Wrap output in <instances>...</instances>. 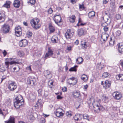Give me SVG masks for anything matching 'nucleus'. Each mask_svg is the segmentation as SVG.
<instances>
[{
  "label": "nucleus",
  "mask_w": 123,
  "mask_h": 123,
  "mask_svg": "<svg viewBox=\"0 0 123 123\" xmlns=\"http://www.w3.org/2000/svg\"><path fill=\"white\" fill-rule=\"evenodd\" d=\"M111 82L110 81L107 80H106L104 86L105 89L108 88L110 86Z\"/></svg>",
  "instance_id": "4be33fe9"
},
{
  "label": "nucleus",
  "mask_w": 123,
  "mask_h": 123,
  "mask_svg": "<svg viewBox=\"0 0 123 123\" xmlns=\"http://www.w3.org/2000/svg\"><path fill=\"white\" fill-rule=\"evenodd\" d=\"M76 18V17L74 15H72L68 18L70 22L72 23H74L75 22Z\"/></svg>",
  "instance_id": "6ab92c4d"
},
{
  "label": "nucleus",
  "mask_w": 123,
  "mask_h": 123,
  "mask_svg": "<svg viewBox=\"0 0 123 123\" xmlns=\"http://www.w3.org/2000/svg\"><path fill=\"white\" fill-rule=\"evenodd\" d=\"M58 39V38L56 36H53L51 39V40L52 42L54 43H56V41Z\"/></svg>",
  "instance_id": "cd10ccee"
},
{
  "label": "nucleus",
  "mask_w": 123,
  "mask_h": 123,
  "mask_svg": "<svg viewBox=\"0 0 123 123\" xmlns=\"http://www.w3.org/2000/svg\"><path fill=\"white\" fill-rule=\"evenodd\" d=\"M62 90L63 92H66L67 91V88L66 87H64L62 88Z\"/></svg>",
  "instance_id": "052dcab7"
},
{
  "label": "nucleus",
  "mask_w": 123,
  "mask_h": 123,
  "mask_svg": "<svg viewBox=\"0 0 123 123\" xmlns=\"http://www.w3.org/2000/svg\"><path fill=\"white\" fill-rule=\"evenodd\" d=\"M109 74L107 72H104L103 74L102 77L104 78L107 77L109 76Z\"/></svg>",
  "instance_id": "a18cd8bd"
},
{
  "label": "nucleus",
  "mask_w": 123,
  "mask_h": 123,
  "mask_svg": "<svg viewBox=\"0 0 123 123\" xmlns=\"http://www.w3.org/2000/svg\"><path fill=\"white\" fill-rule=\"evenodd\" d=\"M97 67H98L99 69H101L105 66L104 64L101 63L100 62L99 63H98L97 64Z\"/></svg>",
  "instance_id": "c756f323"
},
{
  "label": "nucleus",
  "mask_w": 123,
  "mask_h": 123,
  "mask_svg": "<svg viewBox=\"0 0 123 123\" xmlns=\"http://www.w3.org/2000/svg\"><path fill=\"white\" fill-rule=\"evenodd\" d=\"M80 95L79 91H76L74 92L73 96L75 98H78L79 97Z\"/></svg>",
  "instance_id": "bb28decb"
},
{
  "label": "nucleus",
  "mask_w": 123,
  "mask_h": 123,
  "mask_svg": "<svg viewBox=\"0 0 123 123\" xmlns=\"http://www.w3.org/2000/svg\"><path fill=\"white\" fill-rule=\"evenodd\" d=\"M22 97L18 95L14 100V105L16 108H18L20 106L23 104V100Z\"/></svg>",
  "instance_id": "f257e3e1"
},
{
  "label": "nucleus",
  "mask_w": 123,
  "mask_h": 123,
  "mask_svg": "<svg viewBox=\"0 0 123 123\" xmlns=\"http://www.w3.org/2000/svg\"><path fill=\"white\" fill-rule=\"evenodd\" d=\"M21 3L19 0H14L13 2V5L14 7L19 8L20 6Z\"/></svg>",
  "instance_id": "f8f14e48"
},
{
  "label": "nucleus",
  "mask_w": 123,
  "mask_h": 123,
  "mask_svg": "<svg viewBox=\"0 0 123 123\" xmlns=\"http://www.w3.org/2000/svg\"><path fill=\"white\" fill-rule=\"evenodd\" d=\"M118 49L120 53H121L123 52V47H118Z\"/></svg>",
  "instance_id": "c03bdc74"
},
{
  "label": "nucleus",
  "mask_w": 123,
  "mask_h": 123,
  "mask_svg": "<svg viewBox=\"0 0 123 123\" xmlns=\"http://www.w3.org/2000/svg\"><path fill=\"white\" fill-rule=\"evenodd\" d=\"M15 34L17 37L20 36L22 34L21 28L20 26H16L15 28Z\"/></svg>",
  "instance_id": "0eeeda50"
},
{
  "label": "nucleus",
  "mask_w": 123,
  "mask_h": 123,
  "mask_svg": "<svg viewBox=\"0 0 123 123\" xmlns=\"http://www.w3.org/2000/svg\"><path fill=\"white\" fill-rule=\"evenodd\" d=\"M17 86L14 82L11 83L9 84L8 89L11 91H13L16 88Z\"/></svg>",
  "instance_id": "9b49d317"
},
{
  "label": "nucleus",
  "mask_w": 123,
  "mask_h": 123,
  "mask_svg": "<svg viewBox=\"0 0 123 123\" xmlns=\"http://www.w3.org/2000/svg\"><path fill=\"white\" fill-rule=\"evenodd\" d=\"M5 70V67L3 66H0V72H3Z\"/></svg>",
  "instance_id": "37998d69"
},
{
  "label": "nucleus",
  "mask_w": 123,
  "mask_h": 123,
  "mask_svg": "<svg viewBox=\"0 0 123 123\" xmlns=\"http://www.w3.org/2000/svg\"><path fill=\"white\" fill-rule=\"evenodd\" d=\"M32 32L30 31H28L27 32L26 35L27 37L28 38L31 37L32 36Z\"/></svg>",
  "instance_id": "72a5a7b5"
},
{
  "label": "nucleus",
  "mask_w": 123,
  "mask_h": 123,
  "mask_svg": "<svg viewBox=\"0 0 123 123\" xmlns=\"http://www.w3.org/2000/svg\"><path fill=\"white\" fill-rule=\"evenodd\" d=\"M12 3L11 1H6L5 4L3 5L2 7L7 9L10 8V5Z\"/></svg>",
  "instance_id": "f3484780"
},
{
  "label": "nucleus",
  "mask_w": 123,
  "mask_h": 123,
  "mask_svg": "<svg viewBox=\"0 0 123 123\" xmlns=\"http://www.w3.org/2000/svg\"><path fill=\"white\" fill-rule=\"evenodd\" d=\"M34 106L36 108H37L38 107H40V108L42 107V102L41 99H38V101L37 102L36 104Z\"/></svg>",
  "instance_id": "a211bd4d"
},
{
  "label": "nucleus",
  "mask_w": 123,
  "mask_h": 123,
  "mask_svg": "<svg viewBox=\"0 0 123 123\" xmlns=\"http://www.w3.org/2000/svg\"><path fill=\"white\" fill-rule=\"evenodd\" d=\"M102 99L103 100L105 101L108 99V97L105 95H103L102 97Z\"/></svg>",
  "instance_id": "603ef678"
},
{
  "label": "nucleus",
  "mask_w": 123,
  "mask_h": 123,
  "mask_svg": "<svg viewBox=\"0 0 123 123\" xmlns=\"http://www.w3.org/2000/svg\"><path fill=\"white\" fill-rule=\"evenodd\" d=\"M45 120L43 118H41L40 119V123H45Z\"/></svg>",
  "instance_id": "13d9d810"
},
{
  "label": "nucleus",
  "mask_w": 123,
  "mask_h": 123,
  "mask_svg": "<svg viewBox=\"0 0 123 123\" xmlns=\"http://www.w3.org/2000/svg\"><path fill=\"white\" fill-rule=\"evenodd\" d=\"M18 55L20 57H23L24 55V53L22 51H19L18 52Z\"/></svg>",
  "instance_id": "4c0bfd02"
},
{
  "label": "nucleus",
  "mask_w": 123,
  "mask_h": 123,
  "mask_svg": "<svg viewBox=\"0 0 123 123\" xmlns=\"http://www.w3.org/2000/svg\"><path fill=\"white\" fill-rule=\"evenodd\" d=\"M7 52L5 50H4L3 52L4 56L5 57L6 55L7 54Z\"/></svg>",
  "instance_id": "69168bd1"
},
{
  "label": "nucleus",
  "mask_w": 123,
  "mask_h": 123,
  "mask_svg": "<svg viewBox=\"0 0 123 123\" xmlns=\"http://www.w3.org/2000/svg\"><path fill=\"white\" fill-rule=\"evenodd\" d=\"M74 33V32H71L70 29H68L65 33V37L66 38H70Z\"/></svg>",
  "instance_id": "1a4fd4ad"
},
{
  "label": "nucleus",
  "mask_w": 123,
  "mask_h": 123,
  "mask_svg": "<svg viewBox=\"0 0 123 123\" xmlns=\"http://www.w3.org/2000/svg\"><path fill=\"white\" fill-rule=\"evenodd\" d=\"M78 36L80 37L84 35L85 34L84 30L82 28L79 29L78 31Z\"/></svg>",
  "instance_id": "5701e85b"
},
{
  "label": "nucleus",
  "mask_w": 123,
  "mask_h": 123,
  "mask_svg": "<svg viewBox=\"0 0 123 123\" xmlns=\"http://www.w3.org/2000/svg\"><path fill=\"white\" fill-rule=\"evenodd\" d=\"M49 33L50 34L53 33L55 31V27L51 23H49Z\"/></svg>",
  "instance_id": "ddd939ff"
},
{
  "label": "nucleus",
  "mask_w": 123,
  "mask_h": 123,
  "mask_svg": "<svg viewBox=\"0 0 123 123\" xmlns=\"http://www.w3.org/2000/svg\"><path fill=\"white\" fill-rule=\"evenodd\" d=\"M115 0H110V4L111 5L113 6L115 5Z\"/></svg>",
  "instance_id": "3c124183"
},
{
  "label": "nucleus",
  "mask_w": 123,
  "mask_h": 123,
  "mask_svg": "<svg viewBox=\"0 0 123 123\" xmlns=\"http://www.w3.org/2000/svg\"><path fill=\"white\" fill-rule=\"evenodd\" d=\"M121 16L119 14H117L116 15V18L117 19H119L120 18Z\"/></svg>",
  "instance_id": "4d7b16f0"
},
{
  "label": "nucleus",
  "mask_w": 123,
  "mask_h": 123,
  "mask_svg": "<svg viewBox=\"0 0 123 123\" xmlns=\"http://www.w3.org/2000/svg\"><path fill=\"white\" fill-rule=\"evenodd\" d=\"M95 12L93 11L89 12L88 13V16L89 18H92L95 16Z\"/></svg>",
  "instance_id": "393cba45"
},
{
  "label": "nucleus",
  "mask_w": 123,
  "mask_h": 123,
  "mask_svg": "<svg viewBox=\"0 0 123 123\" xmlns=\"http://www.w3.org/2000/svg\"><path fill=\"white\" fill-rule=\"evenodd\" d=\"M83 60L82 58L81 57H79L78 58L76 59V62L77 64H81L83 62Z\"/></svg>",
  "instance_id": "c85d7f7f"
},
{
  "label": "nucleus",
  "mask_w": 123,
  "mask_h": 123,
  "mask_svg": "<svg viewBox=\"0 0 123 123\" xmlns=\"http://www.w3.org/2000/svg\"><path fill=\"white\" fill-rule=\"evenodd\" d=\"M53 54V51L52 49H50V48H48V51L47 53L45 56V58L46 59L49 56L52 55Z\"/></svg>",
  "instance_id": "dca6fc26"
},
{
  "label": "nucleus",
  "mask_w": 123,
  "mask_h": 123,
  "mask_svg": "<svg viewBox=\"0 0 123 123\" xmlns=\"http://www.w3.org/2000/svg\"><path fill=\"white\" fill-rule=\"evenodd\" d=\"M36 0H28V3H30L31 5H34L36 3Z\"/></svg>",
  "instance_id": "58836bf2"
},
{
  "label": "nucleus",
  "mask_w": 123,
  "mask_h": 123,
  "mask_svg": "<svg viewBox=\"0 0 123 123\" xmlns=\"http://www.w3.org/2000/svg\"><path fill=\"white\" fill-rule=\"evenodd\" d=\"M74 119L76 120H80L82 119V114H76L74 117Z\"/></svg>",
  "instance_id": "aec40b11"
},
{
  "label": "nucleus",
  "mask_w": 123,
  "mask_h": 123,
  "mask_svg": "<svg viewBox=\"0 0 123 123\" xmlns=\"http://www.w3.org/2000/svg\"><path fill=\"white\" fill-rule=\"evenodd\" d=\"M57 99H61L62 98V97L60 95H58L57 96Z\"/></svg>",
  "instance_id": "774afa93"
},
{
  "label": "nucleus",
  "mask_w": 123,
  "mask_h": 123,
  "mask_svg": "<svg viewBox=\"0 0 123 123\" xmlns=\"http://www.w3.org/2000/svg\"><path fill=\"white\" fill-rule=\"evenodd\" d=\"M114 41H112V38H111V40L109 42V44L110 46H112L114 45Z\"/></svg>",
  "instance_id": "de8ad7c7"
},
{
  "label": "nucleus",
  "mask_w": 123,
  "mask_h": 123,
  "mask_svg": "<svg viewBox=\"0 0 123 123\" xmlns=\"http://www.w3.org/2000/svg\"><path fill=\"white\" fill-rule=\"evenodd\" d=\"M81 79L84 81H87L88 80V78L87 76L85 74L82 75L81 76Z\"/></svg>",
  "instance_id": "2f4dec72"
},
{
  "label": "nucleus",
  "mask_w": 123,
  "mask_h": 123,
  "mask_svg": "<svg viewBox=\"0 0 123 123\" xmlns=\"http://www.w3.org/2000/svg\"><path fill=\"white\" fill-rule=\"evenodd\" d=\"M5 123H15L14 118L13 116H11L8 121L5 122Z\"/></svg>",
  "instance_id": "b1692460"
},
{
  "label": "nucleus",
  "mask_w": 123,
  "mask_h": 123,
  "mask_svg": "<svg viewBox=\"0 0 123 123\" xmlns=\"http://www.w3.org/2000/svg\"><path fill=\"white\" fill-rule=\"evenodd\" d=\"M79 43V41L78 40H76L74 42V44L76 45H78Z\"/></svg>",
  "instance_id": "338daca9"
},
{
  "label": "nucleus",
  "mask_w": 123,
  "mask_h": 123,
  "mask_svg": "<svg viewBox=\"0 0 123 123\" xmlns=\"http://www.w3.org/2000/svg\"><path fill=\"white\" fill-rule=\"evenodd\" d=\"M44 75L47 79L50 78L52 76L50 72L48 70L45 71L44 72Z\"/></svg>",
  "instance_id": "2eb2a0df"
},
{
  "label": "nucleus",
  "mask_w": 123,
  "mask_h": 123,
  "mask_svg": "<svg viewBox=\"0 0 123 123\" xmlns=\"http://www.w3.org/2000/svg\"><path fill=\"white\" fill-rule=\"evenodd\" d=\"M11 101L10 99L8 100L5 103V105H10L11 104Z\"/></svg>",
  "instance_id": "6e6d98bb"
},
{
  "label": "nucleus",
  "mask_w": 123,
  "mask_h": 123,
  "mask_svg": "<svg viewBox=\"0 0 123 123\" xmlns=\"http://www.w3.org/2000/svg\"><path fill=\"white\" fill-rule=\"evenodd\" d=\"M17 62H16L12 61L10 62H5V65L6 66H7V68L8 69V68L9 64H15L16 63H17Z\"/></svg>",
  "instance_id": "a878e982"
},
{
  "label": "nucleus",
  "mask_w": 123,
  "mask_h": 123,
  "mask_svg": "<svg viewBox=\"0 0 123 123\" xmlns=\"http://www.w3.org/2000/svg\"><path fill=\"white\" fill-rule=\"evenodd\" d=\"M55 115L58 117L63 116V112H55Z\"/></svg>",
  "instance_id": "e433bc0d"
},
{
  "label": "nucleus",
  "mask_w": 123,
  "mask_h": 123,
  "mask_svg": "<svg viewBox=\"0 0 123 123\" xmlns=\"http://www.w3.org/2000/svg\"><path fill=\"white\" fill-rule=\"evenodd\" d=\"M77 0H70V2L72 4H74L77 2Z\"/></svg>",
  "instance_id": "bf43d9fd"
},
{
  "label": "nucleus",
  "mask_w": 123,
  "mask_h": 123,
  "mask_svg": "<svg viewBox=\"0 0 123 123\" xmlns=\"http://www.w3.org/2000/svg\"><path fill=\"white\" fill-rule=\"evenodd\" d=\"M53 82L51 80L49 81L48 83V85L49 86L51 87L53 85Z\"/></svg>",
  "instance_id": "8fccbe9b"
},
{
  "label": "nucleus",
  "mask_w": 123,
  "mask_h": 123,
  "mask_svg": "<svg viewBox=\"0 0 123 123\" xmlns=\"http://www.w3.org/2000/svg\"><path fill=\"white\" fill-rule=\"evenodd\" d=\"M9 23L10 25H8L6 24H4L2 26L1 28V30L4 33L6 34L8 33L10 29V25L12 26L13 23L12 21H10Z\"/></svg>",
  "instance_id": "7ed1b4c3"
},
{
  "label": "nucleus",
  "mask_w": 123,
  "mask_h": 123,
  "mask_svg": "<svg viewBox=\"0 0 123 123\" xmlns=\"http://www.w3.org/2000/svg\"><path fill=\"white\" fill-rule=\"evenodd\" d=\"M92 105L94 108V111L98 113L100 111L103 110V106L100 105L98 102L95 101L93 103Z\"/></svg>",
  "instance_id": "20e7f679"
},
{
  "label": "nucleus",
  "mask_w": 123,
  "mask_h": 123,
  "mask_svg": "<svg viewBox=\"0 0 123 123\" xmlns=\"http://www.w3.org/2000/svg\"><path fill=\"white\" fill-rule=\"evenodd\" d=\"M40 21V19L37 18H33L30 21L31 26L35 30L38 29L41 26Z\"/></svg>",
  "instance_id": "f03ea898"
},
{
  "label": "nucleus",
  "mask_w": 123,
  "mask_h": 123,
  "mask_svg": "<svg viewBox=\"0 0 123 123\" xmlns=\"http://www.w3.org/2000/svg\"><path fill=\"white\" fill-rule=\"evenodd\" d=\"M79 8L80 10H84L85 8L83 4H79Z\"/></svg>",
  "instance_id": "c9c22d12"
},
{
  "label": "nucleus",
  "mask_w": 123,
  "mask_h": 123,
  "mask_svg": "<svg viewBox=\"0 0 123 123\" xmlns=\"http://www.w3.org/2000/svg\"><path fill=\"white\" fill-rule=\"evenodd\" d=\"M82 116L83 117V119L86 120L88 121H89L90 118L89 116L87 114H85L83 115H82Z\"/></svg>",
  "instance_id": "7c9ffc66"
},
{
  "label": "nucleus",
  "mask_w": 123,
  "mask_h": 123,
  "mask_svg": "<svg viewBox=\"0 0 123 123\" xmlns=\"http://www.w3.org/2000/svg\"><path fill=\"white\" fill-rule=\"evenodd\" d=\"M117 46H123V42L119 43L117 44Z\"/></svg>",
  "instance_id": "e2e57ef3"
},
{
  "label": "nucleus",
  "mask_w": 123,
  "mask_h": 123,
  "mask_svg": "<svg viewBox=\"0 0 123 123\" xmlns=\"http://www.w3.org/2000/svg\"><path fill=\"white\" fill-rule=\"evenodd\" d=\"M77 67V66H75L74 67L71 68L70 69H69V70L70 71H76L77 69L76 68V67Z\"/></svg>",
  "instance_id": "ea45409f"
},
{
  "label": "nucleus",
  "mask_w": 123,
  "mask_h": 123,
  "mask_svg": "<svg viewBox=\"0 0 123 123\" xmlns=\"http://www.w3.org/2000/svg\"><path fill=\"white\" fill-rule=\"evenodd\" d=\"M109 37V35L108 34H104L102 35L101 37L103 40L104 43L107 41Z\"/></svg>",
  "instance_id": "412c9836"
},
{
  "label": "nucleus",
  "mask_w": 123,
  "mask_h": 123,
  "mask_svg": "<svg viewBox=\"0 0 123 123\" xmlns=\"http://www.w3.org/2000/svg\"><path fill=\"white\" fill-rule=\"evenodd\" d=\"M113 96L115 99L119 100L122 97V95L118 92H115L112 94Z\"/></svg>",
  "instance_id": "9d476101"
},
{
  "label": "nucleus",
  "mask_w": 123,
  "mask_h": 123,
  "mask_svg": "<svg viewBox=\"0 0 123 123\" xmlns=\"http://www.w3.org/2000/svg\"><path fill=\"white\" fill-rule=\"evenodd\" d=\"M66 115L68 117H70L72 116L71 112L70 111H67L66 113Z\"/></svg>",
  "instance_id": "09e8293b"
},
{
  "label": "nucleus",
  "mask_w": 123,
  "mask_h": 123,
  "mask_svg": "<svg viewBox=\"0 0 123 123\" xmlns=\"http://www.w3.org/2000/svg\"><path fill=\"white\" fill-rule=\"evenodd\" d=\"M53 11L51 7L47 11V12L48 14H51L52 13Z\"/></svg>",
  "instance_id": "49530a36"
},
{
  "label": "nucleus",
  "mask_w": 123,
  "mask_h": 123,
  "mask_svg": "<svg viewBox=\"0 0 123 123\" xmlns=\"http://www.w3.org/2000/svg\"><path fill=\"white\" fill-rule=\"evenodd\" d=\"M55 112H62V110L61 108H58L56 109Z\"/></svg>",
  "instance_id": "5fc2aeb1"
},
{
  "label": "nucleus",
  "mask_w": 123,
  "mask_h": 123,
  "mask_svg": "<svg viewBox=\"0 0 123 123\" xmlns=\"http://www.w3.org/2000/svg\"><path fill=\"white\" fill-rule=\"evenodd\" d=\"M27 82V83L28 84H29L31 85H33L34 84L35 82V80L34 79H32L31 80H28Z\"/></svg>",
  "instance_id": "473e14b6"
},
{
  "label": "nucleus",
  "mask_w": 123,
  "mask_h": 123,
  "mask_svg": "<svg viewBox=\"0 0 123 123\" xmlns=\"http://www.w3.org/2000/svg\"><path fill=\"white\" fill-rule=\"evenodd\" d=\"M5 12L3 10H1L0 12V23L4 22L6 18Z\"/></svg>",
  "instance_id": "6e6552de"
},
{
  "label": "nucleus",
  "mask_w": 123,
  "mask_h": 123,
  "mask_svg": "<svg viewBox=\"0 0 123 123\" xmlns=\"http://www.w3.org/2000/svg\"><path fill=\"white\" fill-rule=\"evenodd\" d=\"M77 82V80L74 77H73L69 78L68 80V83L69 84L74 85H75Z\"/></svg>",
  "instance_id": "423d86ee"
},
{
  "label": "nucleus",
  "mask_w": 123,
  "mask_h": 123,
  "mask_svg": "<svg viewBox=\"0 0 123 123\" xmlns=\"http://www.w3.org/2000/svg\"><path fill=\"white\" fill-rule=\"evenodd\" d=\"M28 42L25 39L22 40L20 41L19 43V46H26L27 45Z\"/></svg>",
  "instance_id": "4468645a"
},
{
  "label": "nucleus",
  "mask_w": 123,
  "mask_h": 123,
  "mask_svg": "<svg viewBox=\"0 0 123 123\" xmlns=\"http://www.w3.org/2000/svg\"><path fill=\"white\" fill-rule=\"evenodd\" d=\"M87 42L85 40L82 41L81 42V45L82 46H85L87 45Z\"/></svg>",
  "instance_id": "a19ab883"
},
{
  "label": "nucleus",
  "mask_w": 123,
  "mask_h": 123,
  "mask_svg": "<svg viewBox=\"0 0 123 123\" xmlns=\"http://www.w3.org/2000/svg\"><path fill=\"white\" fill-rule=\"evenodd\" d=\"M53 19L55 23L58 25L63 22L62 17L59 14H55L54 16Z\"/></svg>",
  "instance_id": "39448f33"
},
{
  "label": "nucleus",
  "mask_w": 123,
  "mask_h": 123,
  "mask_svg": "<svg viewBox=\"0 0 123 123\" xmlns=\"http://www.w3.org/2000/svg\"><path fill=\"white\" fill-rule=\"evenodd\" d=\"M121 32L119 30L115 32V34L116 37L120 36L121 34Z\"/></svg>",
  "instance_id": "79ce46f5"
},
{
  "label": "nucleus",
  "mask_w": 123,
  "mask_h": 123,
  "mask_svg": "<svg viewBox=\"0 0 123 123\" xmlns=\"http://www.w3.org/2000/svg\"><path fill=\"white\" fill-rule=\"evenodd\" d=\"M116 77L117 79H119L120 80H123V74H119L117 75Z\"/></svg>",
  "instance_id": "f704fd0d"
},
{
  "label": "nucleus",
  "mask_w": 123,
  "mask_h": 123,
  "mask_svg": "<svg viewBox=\"0 0 123 123\" xmlns=\"http://www.w3.org/2000/svg\"><path fill=\"white\" fill-rule=\"evenodd\" d=\"M109 1V0H103V4H106Z\"/></svg>",
  "instance_id": "680f3d73"
},
{
  "label": "nucleus",
  "mask_w": 123,
  "mask_h": 123,
  "mask_svg": "<svg viewBox=\"0 0 123 123\" xmlns=\"http://www.w3.org/2000/svg\"><path fill=\"white\" fill-rule=\"evenodd\" d=\"M103 18L105 23H106L109 20L108 18H105L104 17H103Z\"/></svg>",
  "instance_id": "0e129e2a"
},
{
  "label": "nucleus",
  "mask_w": 123,
  "mask_h": 123,
  "mask_svg": "<svg viewBox=\"0 0 123 123\" xmlns=\"http://www.w3.org/2000/svg\"><path fill=\"white\" fill-rule=\"evenodd\" d=\"M103 30L105 32H107L108 31V27L106 26H104Z\"/></svg>",
  "instance_id": "864d4df0"
}]
</instances>
